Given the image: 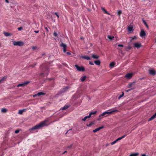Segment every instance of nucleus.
Here are the masks:
<instances>
[{
    "instance_id": "5701e85b",
    "label": "nucleus",
    "mask_w": 156,
    "mask_h": 156,
    "mask_svg": "<svg viewBox=\"0 0 156 156\" xmlns=\"http://www.w3.org/2000/svg\"><path fill=\"white\" fill-rule=\"evenodd\" d=\"M115 62H111L109 64V66L111 67H113L115 65Z\"/></svg>"
},
{
    "instance_id": "79ce46f5",
    "label": "nucleus",
    "mask_w": 156,
    "mask_h": 156,
    "mask_svg": "<svg viewBox=\"0 0 156 156\" xmlns=\"http://www.w3.org/2000/svg\"><path fill=\"white\" fill-rule=\"evenodd\" d=\"M36 65V64H33L32 65H30V67H31L32 68H33V67H34Z\"/></svg>"
},
{
    "instance_id": "ddd939ff",
    "label": "nucleus",
    "mask_w": 156,
    "mask_h": 156,
    "mask_svg": "<svg viewBox=\"0 0 156 156\" xmlns=\"http://www.w3.org/2000/svg\"><path fill=\"white\" fill-rule=\"evenodd\" d=\"M149 73L151 75H154L156 74V72L155 70L153 69H151L149 70Z\"/></svg>"
},
{
    "instance_id": "4c0bfd02",
    "label": "nucleus",
    "mask_w": 156,
    "mask_h": 156,
    "mask_svg": "<svg viewBox=\"0 0 156 156\" xmlns=\"http://www.w3.org/2000/svg\"><path fill=\"white\" fill-rule=\"evenodd\" d=\"M131 48V47L130 46H128L127 47V49H128V50H129Z\"/></svg>"
},
{
    "instance_id": "6ab92c4d",
    "label": "nucleus",
    "mask_w": 156,
    "mask_h": 156,
    "mask_svg": "<svg viewBox=\"0 0 156 156\" xmlns=\"http://www.w3.org/2000/svg\"><path fill=\"white\" fill-rule=\"evenodd\" d=\"M94 63L97 65H99L100 64L101 62L99 60H98L94 61Z\"/></svg>"
},
{
    "instance_id": "6e6552de",
    "label": "nucleus",
    "mask_w": 156,
    "mask_h": 156,
    "mask_svg": "<svg viewBox=\"0 0 156 156\" xmlns=\"http://www.w3.org/2000/svg\"><path fill=\"white\" fill-rule=\"evenodd\" d=\"M134 47L137 48H139L142 47V45L140 43H137L134 44Z\"/></svg>"
},
{
    "instance_id": "e2e57ef3",
    "label": "nucleus",
    "mask_w": 156,
    "mask_h": 156,
    "mask_svg": "<svg viewBox=\"0 0 156 156\" xmlns=\"http://www.w3.org/2000/svg\"><path fill=\"white\" fill-rule=\"evenodd\" d=\"M43 73H41V76H42V75H43Z\"/></svg>"
},
{
    "instance_id": "f03ea898",
    "label": "nucleus",
    "mask_w": 156,
    "mask_h": 156,
    "mask_svg": "<svg viewBox=\"0 0 156 156\" xmlns=\"http://www.w3.org/2000/svg\"><path fill=\"white\" fill-rule=\"evenodd\" d=\"M109 110L106 111L103 113L102 114L100 115L99 116V117H101V116H107L109 114H111L112 113L114 112H118V110H112L111 111H108Z\"/></svg>"
},
{
    "instance_id": "72a5a7b5",
    "label": "nucleus",
    "mask_w": 156,
    "mask_h": 156,
    "mask_svg": "<svg viewBox=\"0 0 156 156\" xmlns=\"http://www.w3.org/2000/svg\"><path fill=\"white\" fill-rule=\"evenodd\" d=\"M117 142V141H116V140L115 141H114L113 142H112V143H111V145H113L114 144H115V143H116Z\"/></svg>"
},
{
    "instance_id": "f257e3e1",
    "label": "nucleus",
    "mask_w": 156,
    "mask_h": 156,
    "mask_svg": "<svg viewBox=\"0 0 156 156\" xmlns=\"http://www.w3.org/2000/svg\"><path fill=\"white\" fill-rule=\"evenodd\" d=\"M48 120H45L40 122L39 124L35 125L31 128L30 129H29V130L31 132L32 130L38 129L42 127L46 126L48 125L47 124L48 122Z\"/></svg>"
},
{
    "instance_id": "680f3d73",
    "label": "nucleus",
    "mask_w": 156,
    "mask_h": 156,
    "mask_svg": "<svg viewBox=\"0 0 156 156\" xmlns=\"http://www.w3.org/2000/svg\"><path fill=\"white\" fill-rule=\"evenodd\" d=\"M45 54V53H43L42 54V55L43 56V55H44Z\"/></svg>"
},
{
    "instance_id": "f3484780",
    "label": "nucleus",
    "mask_w": 156,
    "mask_h": 156,
    "mask_svg": "<svg viewBox=\"0 0 156 156\" xmlns=\"http://www.w3.org/2000/svg\"><path fill=\"white\" fill-rule=\"evenodd\" d=\"M139 155V153L138 152L132 153L129 155L130 156H137Z\"/></svg>"
},
{
    "instance_id": "0eeeda50",
    "label": "nucleus",
    "mask_w": 156,
    "mask_h": 156,
    "mask_svg": "<svg viewBox=\"0 0 156 156\" xmlns=\"http://www.w3.org/2000/svg\"><path fill=\"white\" fill-rule=\"evenodd\" d=\"M129 134V133L128 132H127L126 133V134L125 135H123L121 137H119L117 138V139H116V141H118L119 140H120L124 138L126 136L128 135Z\"/></svg>"
},
{
    "instance_id": "49530a36",
    "label": "nucleus",
    "mask_w": 156,
    "mask_h": 156,
    "mask_svg": "<svg viewBox=\"0 0 156 156\" xmlns=\"http://www.w3.org/2000/svg\"><path fill=\"white\" fill-rule=\"evenodd\" d=\"M86 118L87 119L89 118H90L91 117L90 115H89L88 116H85Z\"/></svg>"
},
{
    "instance_id": "a878e982",
    "label": "nucleus",
    "mask_w": 156,
    "mask_h": 156,
    "mask_svg": "<svg viewBox=\"0 0 156 156\" xmlns=\"http://www.w3.org/2000/svg\"><path fill=\"white\" fill-rule=\"evenodd\" d=\"M7 111V109L5 108H3L2 109L1 112H2L5 113Z\"/></svg>"
},
{
    "instance_id": "b1692460",
    "label": "nucleus",
    "mask_w": 156,
    "mask_h": 156,
    "mask_svg": "<svg viewBox=\"0 0 156 156\" xmlns=\"http://www.w3.org/2000/svg\"><path fill=\"white\" fill-rule=\"evenodd\" d=\"M4 35L6 36H8L11 35V34L8 32H5L4 33Z\"/></svg>"
},
{
    "instance_id": "9b49d317",
    "label": "nucleus",
    "mask_w": 156,
    "mask_h": 156,
    "mask_svg": "<svg viewBox=\"0 0 156 156\" xmlns=\"http://www.w3.org/2000/svg\"><path fill=\"white\" fill-rule=\"evenodd\" d=\"M104 127L103 126H102L101 127H98V128H96L93 131L94 133L96 132L99 130L100 129H103Z\"/></svg>"
},
{
    "instance_id": "2f4dec72",
    "label": "nucleus",
    "mask_w": 156,
    "mask_h": 156,
    "mask_svg": "<svg viewBox=\"0 0 156 156\" xmlns=\"http://www.w3.org/2000/svg\"><path fill=\"white\" fill-rule=\"evenodd\" d=\"M122 13V11L121 10H119L117 12V14L119 16H120L121 14Z\"/></svg>"
},
{
    "instance_id": "3c124183",
    "label": "nucleus",
    "mask_w": 156,
    "mask_h": 156,
    "mask_svg": "<svg viewBox=\"0 0 156 156\" xmlns=\"http://www.w3.org/2000/svg\"><path fill=\"white\" fill-rule=\"evenodd\" d=\"M45 29L47 31V32H48V30L47 28V27H45Z\"/></svg>"
},
{
    "instance_id": "9d476101",
    "label": "nucleus",
    "mask_w": 156,
    "mask_h": 156,
    "mask_svg": "<svg viewBox=\"0 0 156 156\" xmlns=\"http://www.w3.org/2000/svg\"><path fill=\"white\" fill-rule=\"evenodd\" d=\"M133 75V74L132 73H128L126 75L125 77L128 79H130L132 77Z\"/></svg>"
},
{
    "instance_id": "7ed1b4c3",
    "label": "nucleus",
    "mask_w": 156,
    "mask_h": 156,
    "mask_svg": "<svg viewBox=\"0 0 156 156\" xmlns=\"http://www.w3.org/2000/svg\"><path fill=\"white\" fill-rule=\"evenodd\" d=\"M12 44L15 46H22L24 44V43L23 42L20 41H13Z\"/></svg>"
},
{
    "instance_id": "ea45409f",
    "label": "nucleus",
    "mask_w": 156,
    "mask_h": 156,
    "mask_svg": "<svg viewBox=\"0 0 156 156\" xmlns=\"http://www.w3.org/2000/svg\"><path fill=\"white\" fill-rule=\"evenodd\" d=\"M19 132V129L16 130L15 131V133H17Z\"/></svg>"
},
{
    "instance_id": "c85d7f7f",
    "label": "nucleus",
    "mask_w": 156,
    "mask_h": 156,
    "mask_svg": "<svg viewBox=\"0 0 156 156\" xmlns=\"http://www.w3.org/2000/svg\"><path fill=\"white\" fill-rule=\"evenodd\" d=\"M133 27H132L128 26V29L129 31H131L133 30Z\"/></svg>"
},
{
    "instance_id": "7c9ffc66",
    "label": "nucleus",
    "mask_w": 156,
    "mask_h": 156,
    "mask_svg": "<svg viewBox=\"0 0 156 156\" xmlns=\"http://www.w3.org/2000/svg\"><path fill=\"white\" fill-rule=\"evenodd\" d=\"M53 35L55 37H58V34L55 32H54Z\"/></svg>"
},
{
    "instance_id": "13d9d810",
    "label": "nucleus",
    "mask_w": 156,
    "mask_h": 156,
    "mask_svg": "<svg viewBox=\"0 0 156 156\" xmlns=\"http://www.w3.org/2000/svg\"><path fill=\"white\" fill-rule=\"evenodd\" d=\"M3 80H4V79H3H3H1L0 80V83L1 81H3Z\"/></svg>"
},
{
    "instance_id": "09e8293b",
    "label": "nucleus",
    "mask_w": 156,
    "mask_h": 156,
    "mask_svg": "<svg viewBox=\"0 0 156 156\" xmlns=\"http://www.w3.org/2000/svg\"><path fill=\"white\" fill-rule=\"evenodd\" d=\"M32 48L33 50L35 49L36 48V47H32Z\"/></svg>"
},
{
    "instance_id": "cd10ccee",
    "label": "nucleus",
    "mask_w": 156,
    "mask_h": 156,
    "mask_svg": "<svg viewBox=\"0 0 156 156\" xmlns=\"http://www.w3.org/2000/svg\"><path fill=\"white\" fill-rule=\"evenodd\" d=\"M96 112H97V111H95L93 112H91L90 113L89 115H90V116L91 117V115H92L95 114L96 113Z\"/></svg>"
},
{
    "instance_id": "4468645a",
    "label": "nucleus",
    "mask_w": 156,
    "mask_h": 156,
    "mask_svg": "<svg viewBox=\"0 0 156 156\" xmlns=\"http://www.w3.org/2000/svg\"><path fill=\"white\" fill-rule=\"evenodd\" d=\"M80 57L82 58L87 60H90V57L88 56H81Z\"/></svg>"
},
{
    "instance_id": "0e129e2a",
    "label": "nucleus",
    "mask_w": 156,
    "mask_h": 156,
    "mask_svg": "<svg viewBox=\"0 0 156 156\" xmlns=\"http://www.w3.org/2000/svg\"><path fill=\"white\" fill-rule=\"evenodd\" d=\"M46 69H47V70H48V68H46Z\"/></svg>"
},
{
    "instance_id": "a211bd4d",
    "label": "nucleus",
    "mask_w": 156,
    "mask_h": 156,
    "mask_svg": "<svg viewBox=\"0 0 156 156\" xmlns=\"http://www.w3.org/2000/svg\"><path fill=\"white\" fill-rule=\"evenodd\" d=\"M26 110L25 109H23L22 110H19V112L18 113L20 114H22L23 113V112H25Z\"/></svg>"
},
{
    "instance_id": "412c9836",
    "label": "nucleus",
    "mask_w": 156,
    "mask_h": 156,
    "mask_svg": "<svg viewBox=\"0 0 156 156\" xmlns=\"http://www.w3.org/2000/svg\"><path fill=\"white\" fill-rule=\"evenodd\" d=\"M69 107V105H66L64 106L62 108H61V109H62V110L66 109H67V108H68Z\"/></svg>"
},
{
    "instance_id": "1a4fd4ad",
    "label": "nucleus",
    "mask_w": 156,
    "mask_h": 156,
    "mask_svg": "<svg viewBox=\"0 0 156 156\" xmlns=\"http://www.w3.org/2000/svg\"><path fill=\"white\" fill-rule=\"evenodd\" d=\"M45 94V93H44L42 92H38L37 93V94H35V95H33L34 97H35L37 96H40L41 95H44Z\"/></svg>"
},
{
    "instance_id": "6e6d98bb",
    "label": "nucleus",
    "mask_w": 156,
    "mask_h": 156,
    "mask_svg": "<svg viewBox=\"0 0 156 156\" xmlns=\"http://www.w3.org/2000/svg\"><path fill=\"white\" fill-rule=\"evenodd\" d=\"M91 126V125L90 124V123L88 125H87V126Z\"/></svg>"
},
{
    "instance_id": "39448f33",
    "label": "nucleus",
    "mask_w": 156,
    "mask_h": 156,
    "mask_svg": "<svg viewBox=\"0 0 156 156\" xmlns=\"http://www.w3.org/2000/svg\"><path fill=\"white\" fill-rule=\"evenodd\" d=\"M60 46L63 48V52L64 53L66 52V45L65 44H64L63 42H61V44L60 45Z\"/></svg>"
},
{
    "instance_id": "e433bc0d",
    "label": "nucleus",
    "mask_w": 156,
    "mask_h": 156,
    "mask_svg": "<svg viewBox=\"0 0 156 156\" xmlns=\"http://www.w3.org/2000/svg\"><path fill=\"white\" fill-rule=\"evenodd\" d=\"M143 22L144 23V24H145V25H146L147 24L146 22L144 20H143Z\"/></svg>"
},
{
    "instance_id": "c03bdc74",
    "label": "nucleus",
    "mask_w": 156,
    "mask_h": 156,
    "mask_svg": "<svg viewBox=\"0 0 156 156\" xmlns=\"http://www.w3.org/2000/svg\"><path fill=\"white\" fill-rule=\"evenodd\" d=\"M87 119V118H86V117L85 116L84 118L83 119H82V120L83 121H85Z\"/></svg>"
},
{
    "instance_id": "423d86ee",
    "label": "nucleus",
    "mask_w": 156,
    "mask_h": 156,
    "mask_svg": "<svg viewBox=\"0 0 156 156\" xmlns=\"http://www.w3.org/2000/svg\"><path fill=\"white\" fill-rule=\"evenodd\" d=\"M30 83L29 81H27L21 83H20L17 85V87H23L27 85Z\"/></svg>"
},
{
    "instance_id": "a18cd8bd",
    "label": "nucleus",
    "mask_w": 156,
    "mask_h": 156,
    "mask_svg": "<svg viewBox=\"0 0 156 156\" xmlns=\"http://www.w3.org/2000/svg\"><path fill=\"white\" fill-rule=\"evenodd\" d=\"M118 46L119 47H123V45L122 44H120L118 45Z\"/></svg>"
},
{
    "instance_id": "5fc2aeb1",
    "label": "nucleus",
    "mask_w": 156,
    "mask_h": 156,
    "mask_svg": "<svg viewBox=\"0 0 156 156\" xmlns=\"http://www.w3.org/2000/svg\"><path fill=\"white\" fill-rule=\"evenodd\" d=\"M34 32L36 33H37L39 32V31H35Z\"/></svg>"
},
{
    "instance_id": "8fccbe9b",
    "label": "nucleus",
    "mask_w": 156,
    "mask_h": 156,
    "mask_svg": "<svg viewBox=\"0 0 156 156\" xmlns=\"http://www.w3.org/2000/svg\"><path fill=\"white\" fill-rule=\"evenodd\" d=\"M132 90V89H129V90H126V92H129V91H130V90Z\"/></svg>"
},
{
    "instance_id": "4be33fe9",
    "label": "nucleus",
    "mask_w": 156,
    "mask_h": 156,
    "mask_svg": "<svg viewBox=\"0 0 156 156\" xmlns=\"http://www.w3.org/2000/svg\"><path fill=\"white\" fill-rule=\"evenodd\" d=\"M86 78V76H84L80 78V80L82 82H83L85 81Z\"/></svg>"
},
{
    "instance_id": "c9c22d12",
    "label": "nucleus",
    "mask_w": 156,
    "mask_h": 156,
    "mask_svg": "<svg viewBox=\"0 0 156 156\" xmlns=\"http://www.w3.org/2000/svg\"><path fill=\"white\" fill-rule=\"evenodd\" d=\"M54 14L57 16L58 17V19L59 18V16L58 13L56 12H55L54 13Z\"/></svg>"
},
{
    "instance_id": "69168bd1",
    "label": "nucleus",
    "mask_w": 156,
    "mask_h": 156,
    "mask_svg": "<svg viewBox=\"0 0 156 156\" xmlns=\"http://www.w3.org/2000/svg\"><path fill=\"white\" fill-rule=\"evenodd\" d=\"M145 156H148V155H147V156H146V155H145Z\"/></svg>"
},
{
    "instance_id": "37998d69",
    "label": "nucleus",
    "mask_w": 156,
    "mask_h": 156,
    "mask_svg": "<svg viewBox=\"0 0 156 156\" xmlns=\"http://www.w3.org/2000/svg\"><path fill=\"white\" fill-rule=\"evenodd\" d=\"M18 30H19L20 31V30H22V27H19V28H18Z\"/></svg>"
},
{
    "instance_id": "603ef678",
    "label": "nucleus",
    "mask_w": 156,
    "mask_h": 156,
    "mask_svg": "<svg viewBox=\"0 0 156 156\" xmlns=\"http://www.w3.org/2000/svg\"><path fill=\"white\" fill-rule=\"evenodd\" d=\"M6 2L7 3H9V1L8 0H5Z\"/></svg>"
},
{
    "instance_id": "de8ad7c7",
    "label": "nucleus",
    "mask_w": 156,
    "mask_h": 156,
    "mask_svg": "<svg viewBox=\"0 0 156 156\" xmlns=\"http://www.w3.org/2000/svg\"><path fill=\"white\" fill-rule=\"evenodd\" d=\"M66 54L67 55H71V53L70 52H66Z\"/></svg>"
},
{
    "instance_id": "aec40b11",
    "label": "nucleus",
    "mask_w": 156,
    "mask_h": 156,
    "mask_svg": "<svg viewBox=\"0 0 156 156\" xmlns=\"http://www.w3.org/2000/svg\"><path fill=\"white\" fill-rule=\"evenodd\" d=\"M92 57L94 59H98L99 58V57L98 55L94 54L92 55Z\"/></svg>"
},
{
    "instance_id": "20e7f679",
    "label": "nucleus",
    "mask_w": 156,
    "mask_h": 156,
    "mask_svg": "<svg viewBox=\"0 0 156 156\" xmlns=\"http://www.w3.org/2000/svg\"><path fill=\"white\" fill-rule=\"evenodd\" d=\"M75 66L79 71H84L85 70L84 68L82 66H80L77 65H75Z\"/></svg>"
},
{
    "instance_id": "f8f14e48",
    "label": "nucleus",
    "mask_w": 156,
    "mask_h": 156,
    "mask_svg": "<svg viewBox=\"0 0 156 156\" xmlns=\"http://www.w3.org/2000/svg\"><path fill=\"white\" fill-rule=\"evenodd\" d=\"M146 35V33L145 31L143 30H141L140 33V36L141 37H143L145 36Z\"/></svg>"
},
{
    "instance_id": "393cba45",
    "label": "nucleus",
    "mask_w": 156,
    "mask_h": 156,
    "mask_svg": "<svg viewBox=\"0 0 156 156\" xmlns=\"http://www.w3.org/2000/svg\"><path fill=\"white\" fill-rule=\"evenodd\" d=\"M124 93L123 92H122V94L121 95H120L118 98V99H120L122 97H123L124 95Z\"/></svg>"
},
{
    "instance_id": "bf43d9fd",
    "label": "nucleus",
    "mask_w": 156,
    "mask_h": 156,
    "mask_svg": "<svg viewBox=\"0 0 156 156\" xmlns=\"http://www.w3.org/2000/svg\"><path fill=\"white\" fill-rule=\"evenodd\" d=\"M145 155H146L145 154H142V155L141 156H145Z\"/></svg>"
},
{
    "instance_id": "c756f323",
    "label": "nucleus",
    "mask_w": 156,
    "mask_h": 156,
    "mask_svg": "<svg viewBox=\"0 0 156 156\" xmlns=\"http://www.w3.org/2000/svg\"><path fill=\"white\" fill-rule=\"evenodd\" d=\"M107 37L108 38L111 40H112L114 38V36H111L110 35H108Z\"/></svg>"
},
{
    "instance_id": "052dcab7",
    "label": "nucleus",
    "mask_w": 156,
    "mask_h": 156,
    "mask_svg": "<svg viewBox=\"0 0 156 156\" xmlns=\"http://www.w3.org/2000/svg\"><path fill=\"white\" fill-rule=\"evenodd\" d=\"M145 26L147 27V28H148V25L147 24Z\"/></svg>"
},
{
    "instance_id": "864d4df0",
    "label": "nucleus",
    "mask_w": 156,
    "mask_h": 156,
    "mask_svg": "<svg viewBox=\"0 0 156 156\" xmlns=\"http://www.w3.org/2000/svg\"><path fill=\"white\" fill-rule=\"evenodd\" d=\"M90 123L91 125L94 124V123L93 122H91Z\"/></svg>"
},
{
    "instance_id": "f704fd0d",
    "label": "nucleus",
    "mask_w": 156,
    "mask_h": 156,
    "mask_svg": "<svg viewBox=\"0 0 156 156\" xmlns=\"http://www.w3.org/2000/svg\"><path fill=\"white\" fill-rule=\"evenodd\" d=\"M132 40H136V36H133L131 37Z\"/></svg>"
},
{
    "instance_id": "4d7b16f0",
    "label": "nucleus",
    "mask_w": 156,
    "mask_h": 156,
    "mask_svg": "<svg viewBox=\"0 0 156 156\" xmlns=\"http://www.w3.org/2000/svg\"><path fill=\"white\" fill-rule=\"evenodd\" d=\"M67 152V151H65L64 152H63L62 153V154H64L65 153H66Z\"/></svg>"
},
{
    "instance_id": "dca6fc26",
    "label": "nucleus",
    "mask_w": 156,
    "mask_h": 156,
    "mask_svg": "<svg viewBox=\"0 0 156 156\" xmlns=\"http://www.w3.org/2000/svg\"><path fill=\"white\" fill-rule=\"evenodd\" d=\"M156 117V113L153 116H152L150 119H149L148 121H150L153 119H154V118H155Z\"/></svg>"
},
{
    "instance_id": "2eb2a0df",
    "label": "nucleus",
    "mask_w": 156,
    "mask_h": 156,
    "mask_svg": "<svg viewBox=\"0 0 156 156\" xmlns=\"http://www.w3.org/2000/svg\"><path fill=\"white\" fill-rule=\"evenodd\" d=\"M102 10L104 12V13L110 15V14L103 7H101Z\"/></svg>"
},
{
    "instance_id": "473e14b6",
    "label": "nucleus",
    "mask_w": 156,
    "mask_h": 156,
    "mask_svg": "<svg viewBox=\"0 0 156 156\" xmlns=\"http://www.w3.org/2000/svg\"><path fill=\"white\" fill-rule=\"evenodd\" d=\"M134 84L133 83H131L129 84V87L130 88L132 87V86Z\"/></svg>"
},
{
    "instance_id": "bb28decb",
    "label": "nucleus",
    "mask_w": 156,
    "mask_h": 156,
    "mask_svg": "<svg viewBox=\"0 0 156 156\" xmlns=\"http://www.w3.org/2000/svg\"><path fill=\"white\" fill-rule=\"evenodd\" d=\"M69 88V87H65V88H64L62 90V92H65L66 90H67Z\"/></svg>"
},
{
    "instance_id": "58836bf2",
    "label": "nucleus",
    "mask_w": 156,
    "mask_h": 156,
    "mask_svg": "<svg viewBox=\"0 0 156 156\" xmlns=\"http://www.w3.org/2000/svg\"><path fill=\"white\" fill-rule=\"evenodd\" d=\"M72 146H73V144H71V145H70L69 146H67V148H71L72 147Z\"/></svg>"
},
{
    "instance_id": "a19ab883",
    "label": "nucleus",
    "mask_w": 156,
    "mask_h": 156,
    "mask_svg": "<svg viewBox=\"0 0 156 156\" xmlns=\"http://www.w3.org/2000/svg\"><path fill=\"white\" fill-rule=\"evenodd\" d=\"M89 64L92 65H94L93 62L90 61L89 62Z\"/></svg>"
}]
</instances>
